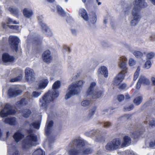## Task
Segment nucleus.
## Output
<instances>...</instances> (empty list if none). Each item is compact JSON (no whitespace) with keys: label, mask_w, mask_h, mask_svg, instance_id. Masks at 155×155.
I'll return each mask as SVG.
<instances>
[{"label":"nucleus","mask_w":155,"mask_h":155,"mask_svg":"<svg viewBox=\"0 0 155 155\" xmlns=\"http://www.w3.org/2000/svg\"><path fill=\"white\" fill-rule=\"evenodd\" d=\"M3 121L5 124H8L11 125H14L16 123V118L15 117L8 118L3 119Z\"/></svg>","instance_id":"nucleus-26"},{"label":"nucleus","mask_w":155,"mask_h":155,"mask_svg":"<svg viewBox=\"0 0 155 155\" xmlns=\"http://www.w3.org/2000/svg\"><path fill=\"white\" fill-rule=\"evenodd\" d=\"M125 74L120 72L114 78V84L116 85H119L124 79Z\"/></svg>","instance_id":"nucleus-15"},{"label":"nucleus","mask_w":155,"mask_h":155,"mask_svg":"<svg viewBox=\"0 0 155 155\" xmlns=\"http://www.w3.org/2000/svg\"><path fill=\"white\" fill-rule=\"evenodd\" d=\"M53 122L52 121H47L46 127L45 129V134L48 137L52 132L51 127L53 126Z\"/></svg>","instance_id":"nucleus-22"},{"label":"nucleus","mask_w":155,"mask_h":155,"mask_svg":"<svg viewBox=\"0 0 155 155\" xmlns=\"http://www.w3.org/2000/svg\"><path fill=\"white\" fill-rule=\"evenodd\" d=\"M97 19V18L96 15L95 13H94L93 14L91 17V23L92 24H95L96 22Z\"/></svg>","instance_id":"nucleus-50"},{"label":"nucleus","mask_w":155,"mask_h":155,"mask_svg":"<svg viewBox=\"0 0 155 155\" xmlns=\"http://www.w3.org/2000/svg\"><path fill=\"white\" fill-rule=\"evenodd\" d=\"M37 18L38 23L41 26V28H42V24L46 25V24L44 22V19L42 15H39L38 16Z\"/></svg>","instance_id":"nucleus-37"},{"label":"nucleus","mask_w":155,"mask_h":155,"mask_svg":"<svg viewBox=\"0 0 155 155\" xmlns=\"http://www.w3.org/2000/svg\"><path fill=\"white\" fill-rule=\"evenodd\" d=\"M8 10L13 15L17 18L21 15L18 8L16 7L11 6L9 8Z\"/></svg>","instance_id":"nucleus-18"},{"label":"nucleus","mask_w":155,"mask_h":155,"mask_svg":"<svg viewBox=\"0 0 155 155\" xmlns=\"http://www.w3.org/2000/svg\"><path fill=\"white\" fill-rule=\"evenodd\" d=\"M96 109V107L94 106L90 110L89 113L87 117V120H89L95 114Z\"/></svg>","instance_id":"nucleus-33"},{"label":"nucleus","mask_w":155,"mask_h":155,"mask_svg":"<svg viewBox=\"0 0 155 155\" xmlns=\"http://www.w3.org/2000/svg\"><path fill=\"white\" fill-rule=\"evenodd\" d=\"M20 40L18 38L15 36H10L9 38V42L12 49L16 52L18 50Z\"/></svg>","instance_id":"nucleus-10"},{"label":"nucleus","mask_w":155,"mask_h":155,"mask_svg":"<svg viewBox=\"0 0 155 155\" xmlns=\"http://www.w3.org/2000/svg\"><path fill=\"white\" fill-rule=\"evenodd\" d=\"M114 109L110 108L109 109H104L102 111V114H110L112 113V111L114 110Z\"/></svg>","instance_id":"nucleus-38"},{"label":"nucleus","mask_w":155,"mask_h":155,"mask_svg":"<svg viewBox=\"0 0 155 155\" xmlns=\"http://www.w3.org/2000/svg\"><path fill=\"white\" fill-rule=\"evenodd\" d=\"M24 137V134L20 129L15 132L13 135V138L16 143H18Z\"/></svg>","instance_id":"nucleus-14"},{"label":"nucleus","mask_w":155,"mask_h":155,"mask_svg":"<svg viewBox=\"0 0 155 155\" xmlns=\"http://www.w3.org/2000/svg\"><path fill=\"white\" fill-rule=\"evenodd\" d=\"M29 126L31 127H33L34 128L38 130L39 129L40 125V121H36L33 122L31 124H29Z\"/></svg>","instance_id":"nucleus-32"},{"label":"nucleus","mask_w":155,"mask_h":155,"mask_svg":"<svg viewBox=\"0 0 155 155\" xmlns=\"http://www.w3.org/2000/svg\"><path fill=\"white\" fill-rule=\"evenodd\" d=\"M22 93L21 90H17L14 87L10 88L8 91V96L10 97L17 96L20 94Z\"/></svg>","instance_id":"nucleus-13"},{"label":"nucleus","mask_w":155,"mask_h":155,"mask_svg":"<svg viewBox=\"0 0 155 155\" xmlns=\"http://www.w3.org/2000/svg\"><path fill=\"white\" fill-rule=\"evenodd\" d=\"M33 42L36 45H39L42 43V40L38 37H36L34 39Z\"/></svg>","instance_id":"nucleus-44"},{"label":"nucleus","mask_w":155,"mask_h":155,"mask_svg":"<svg viewBox=\"0 0 155 155\" xmlns=\"http://www.w3.org/2000/svg\"><path fill=\"white\" fill-rule=\"evenodd\" d=\"M155 54L154 52H151L148 53L146 55L147 58L150 59L152 58L154 56Z\"/></svg>","instance_id":"nucleus-52"},{"label":"nucleus","mask_w":155,"mask_h":155,"mask_svg":"<svg viewBox=\"0 0 155 155\" xmlns=\"http://www.w3.org/2000/svg\"><path fill=\"white\" fill-rule=\"evenodd\" d=\"M128 64L129 66H132L136 64V61L134 59L130 58L129 60Z\"/></svg>","instance_id":"nucleus-53"},{"label":"nucleus","mask_w":155,"mask_h":155,"mask_svg":"<svg viewBox=\"0 0 155 155\" xmlns=\"http://www.w3.org/2000/svg\"><path fill=\"white\" fill-rule=\"evenodd\" d=\"M129 50L131 52L133 53L137 58H141L143 56V54L140 51H133L130 50V48Z\"/></svg>","instance_id":"nucleus-36"},{"label":"nucleus","mask_w":155,"mask_h":155,"mask_svg":"<svg viewBox=\"0 0 155 155\" xmlns=\"http://www.w3.org/2000/svg\"><path fill=\"white\" fill-rule=\"evenodd\" d=\"M41 93L42 91H34L32 93L31 97L33 98H37L41 95Z\"/></svg>","instance_id":"nucleus-42"},{"label":"nucleus","mask_w":155,"mask_h":155,"mask_svg":"<svg viewBox=\"0 0 155 155\" xmlns=\"http://www.w3.org/2000/svg\"><path fill=\"white\" fill-rule=\"evenodd\" d=\"M24 96L25 97L22 98L20 101L17 103V106L19 108L28 104L32 99L30 93L28 92L25 93Z\"/></svg>","instance_id":"nucleus-9"},{"label":"nucleus","mask_w":155,"mask_h":155,"mask_svg":"<svg viewBox=\"0 0 155 155\" xmlns=\"http://www.w3.org/2000/svg\"><path fill=\"white\" fill-rule=\"evenodd\" d=\"M149 147L153 149L155 148V141L154 140H151L149 143Z\"/></svg>","instance_id":"nucleus-54"},{"label":"nucleus","mask_w":155,"mask_h":155,"mask_svg":"<svg viewBox=\"0 0 155 155\" xmlns=\"http://www.w3.org/2000/svg\"><path fill=\"white\" fill-rule=\"evenodd\" d=\"M68 147L71 148L68 151L69 155L88 154L92 152L91 148H86L85 143L83 140L79 139L72 140L69 144Z\"/></svg>","instance_id":"nucleus-2"},{"label":"nucleus","mask_w":155,"mask_h":155,"mask_svg":"<svg viewBox=\"0 0 155 155\" xmlns=\"http://www.w3.org/2000/svg\"><path fill=\"white\" fill-rule=\"evenodd\" d=\"M57 9L58 12L60 15L62 17L65 16L66 13L61 6L59 5L57 6Z\"/></svg>","instance_id":"nucleus-34"},{"label":"nucleus","mask_w":155,"mask_h":155,"mask_svg":"<svg viewBox=\"0 0 155 155\" xmlns=\"http://www.w3.org/2000/svg\"><path fill=\"white\" fill-rule=\"evenodd\" d=\"M79 14L84 20L87 21L88 20V16L86 10L84 8H81L79 11Z\"/></svg>","instance_id":"nucleus-24"},{"label":"nucleus","mask_w":155,"mask_h":155,"mask_svg":"<svg viewBox=\"0 0 155 155\" xmlns=\"http://www.w3.org/2000/svg\"><path fill=\"white\" fill-rule=\"evenodd\" d=\"M131 8L130 5H126L124 8L123 11L125 14H127L129 12Z\"/></svg>","instance_id":"nucleus-51"},{"label":"nucleus","mask_w":155,"mask_h":155,"mask_svg":"<svg viewBox=\"0 0 155 155\" xmlns=\"http://www.w3.org/2000/svg\"><path fill=\"white\" fill-rule=\"evenodd\" d=\"M127 58L124 56L120 57L118 61V66L122 71L120 72L126 74L127 73L126 61Z\"/></svg>","instance_id":"nucleus-11"},{"label":"nucleus","mask_w":155,"mask_h":155,"mask_svg":"<svg viewBox=\"0 0 155 155\" xmlns=\"http://www.w3.org/2000/svg\"><path fill=\"white\" fill-rule=\"evenodd\" d=\"M111 125V124L109 122H106L104 124V127L106 128L109 127Z\"/></svg>","instance_id":"nucleus-61"},{"label":"nucleus","mask_w":155,"mask_h":155,"mask_svg":"<svg viewBox=\"0 0 155 155\" xmlns=\"http://www.w3.org/2000/svg\"><path fill=\"white\" fill-rule=\"evenodd\" d=\"M99 74H101L103 75L104 76L107 78L108 76V72L107 68L104 66H101L99 68L97 71Z\"/></svg>","instance_id":"nucleus-25"},{"label":"nucleus","mask_w":155,"mask_h":155,"mask_svg":"<svg viewBox=\"0 0 155 155\" xmlns=\"http://www.w3.org/2000/svg\"><path fill=\"white\" fill-rule=\"evenodd\" d=\"M27 132L29 134L27 136L26 139L22 142V148L24 150H27L31 146H35L38 144L37 136L33 134V130L30 129L27 130Z\"/></svg>","instance_id":"nucleus-5"},{"label":"nucleus","mask_w":155,"mask_h":155,"mask_svg":"<svg viewBox=\"0 0 155 155\" xmlns=\"http://www.w3.org/2000/svg\"><path fill=\"white\" fill-rule=\"evenodd\" d=\"M85 134L86 136L89 137L95 136V138L94 140L95 141L101 142L104 140V138L101 136L100 131L98 129L91 130L86 133Z\"/></svg>","instance_id":"nucleus-8"},{"label":"nucleus","mask_w":155,"mask_h":155,"mask_svg":"<svg viewBox=\"0 0 155 155\" xmlns=\"http://www.w3.org/2000/svg\"><path fill=\"white\" fill-rule=\"evenodd\" d=\"M140 81L142 84L144 85H148L150 82L149 79L144 76H140L139 78Z\"/></svg>","instance_id":"nucleus-31"},{"label":"nucleus","mask_w":155,"mask_h":155,"mask_svg":"<svg viewBox=\"0 0 155 155\" xmlns=\"http://www.w3.org/2000/svg\"><path fill=\"white\" fill-rule=\"evenodd\" d=\"M43 60L47 63H50L52 60V57L51 55V52L49 50L45 51L42 55Z\"/></svg>","instance_id":"nucleus-17"},{"label":"nucleus","mask_w":155,"mask_h":155,"mask_svg":"<svg viewBox=\"0 0 155 155\" xmlns=\"http://www.w3.org/2000/svg\"><path fill=\"white\" fill-rule=\"evenodd\" d=\"M33 155H45V152L42 149H38L33 152Z\"/></svg>","instance_id":"nucleus-41"},{"label":"nucleus","mask_w":155,"mask_h":155,"mask_svg":"<svg viewBox=\"0 0 155 155\" xmlns=\"http://www.w3.org/2000/svg\"><path fill=\"white\" fill-rule=\"evenodd\" d=\"M49 81L47 79H43L40 80L38 84V89H44L47 86Z\"/></svg>","instance_id":"nucleus-21"},{"label":"nucleus","mask_w":155,"mask_h":155,"mask_svg":"<svg viewBox=\"0 0 155 155\" xmlns=\"http://www.w3.org/2000/svg\"><path fill=\"white\" fill-rule=\"evenodd\" d=\"M2 58L3 61L6 64L8 63L12 62L14 59V58L13 56H11L6 53L3 54Z\"/></svg>","instance_id":"nucleus-16"},{"label":"nucleus","mask_w":155,"mask_h":155,"mask_svg":"<svg viewBox=\"0 0 155 155\" xmlns=\"http://www.w3.org/2000/svg\"><path fill=\"white\" fill-rule=\"evenodd\" d=\"M152 65L151 61L150 60L147 61L144 64V67L147 69H149Z\"/></svg>","instance_id":"nucleus-48"},{"label":"nucleus","mask_w":155,"mask_h":155,"mask_svg":"<svg viewBox=\"0 0 155 155\" xmlns=\"http://www.w3.org/2000/svg\"><path fill=\"white\" fill-rule=\"evenodd\" d=\"M90 101L87 100H84L81 103V105L84 107L88 106L90 104Z\"/></svg>","instance_id":"nucleus-49"},{"label":"nucleus","mask_w":155,"mask_h":155,"mask_svg":"<svg viewBox=\"0 0 155 155\" xmlns=\"http://www.w3.org/2000/svg\"><path fill=\"white\" fill-rule=\"evenodd\" d=\"M134 6L132 11L133 19L130 22L132 26L136 25L141 18L140 13V9L146 7L147 4L145 2V0H135L133 3Z\"/></svg>","instance_id":"nucleus-3"},{"label":"nucleus","mask_w":155,"mask_h":155,"mask_svg":"<svg viewBox=\"0 0 155 155\" xmlns=\"http://www.w3.org/2000/svg\"><path fill=\"white\" fill-rule=\"evenodd\" d=\"M15 111L12 109V106L7 104L5 105L4 108L0 111V115L1 117H4L9 115L15 114Z\"/></svg>","instance_id":"nucleus-7"},{"label":"nucleus","mask_w":155,"mask_h":155,"mask_svg":"<svg viewBox=\"0 0 155 155\" xmlns=\"http://www.w3.org/2000/svg\"><path fill=\"white\" fill-rule=\"evenodd\" d=\"M23 116L26 118H28L31 113V110L29 109H25L22 112Z\"/></svg>","instance_id":"nucleus-35"},{"label":"nucleus","mask_w":155,"mask_h":155,"mask_svg":"<svg viewBox=\"0 0 155 155\" xmlns=\"http://www.w3.org/2000/svg\"><path fill=\"white\" fill-rule=\"evenodd\" d=\"M62 51L64 53L68 54L70 52V50L68 47L67 46H64Z\"/></svg>","instance_id":"nucleus-55"},{"label":"nucleus","mask_w":155,"mask_h":155,"mask_svg":"<svg viewBox=\"0 0 155 155\" xmlns=\"http://www.w3.org/2000/svg\"><path fill=\"white\" fill-rule=\"evenodd\" d=\"M41 28L43 32L48 36H51L52 35V34L50 29L46 25L42 24Z\"/></svg>","instance_id":"nucleus-27"},{"label":"nucleus","mask_w":155,"mask_h":155,"mask_svg":"<svg viewBox=\"0 0 155 155\" xmlns=\"http://www.w3.org/2000/svg\"><path fill=\"white\" fill-rule=\"evenodd\" d=\"M126 155H136L134 152L131 150H127L125 151Z\"/></svg>","instance_id":"nucleus-56"},{"label":"nucleus","mask_w":155,"mask_h":155,"mask_svg":"<svg viewBox=\"0 0 155 155\" xmlns=\"http://www.w3.org/2000/svg\"><path fill=\"white\" fill-rule=\"evenodd\" d=\"M141 134L140 132L137 130L135 132H132V133L131 136L133 137L134 139H136L138 138L139 136Z\"/></svg>","instance_id":"nucleus-47"},{"label":"nucleus","mask_w":155,"mask_h":155,"mask_svg":"<svg viewBox=\"0 0 155 155\" xmlns=\"http://www.w3.org/2000/svg\"><path fill=\"white\" fill-rule=\"evenodd\" d=\"M2 27L4 28H6L7 27H8L10 28L17 30H18L19 28L18 25H8L5 23H2Z\"/></svg>","instance_id":"nucleus-39"},{"label":"nucleus","mask_w":155,"mask_h":155,"mask_svg":"<svg viewBox=\"0 0 155 155\" xmlns=\"http://www.w3.org/2000/svg\"><path fill=\"white\" fill-rule=\"evenodd\" d=\"M25 79L28 82H30L35 80V74L33 69L27 68L25 71Z\"/></svg>","instance_id":"nucleus-12"},{"label":"nucleus","mask_w":155,"mask_h":155,"mask_svg":"<svg viewBox=\"0 0 155 155\" xmlns=\"http://www.w3.org/2000/svg\"><path fill=\"white\" fill-rule=\"evenodd\" d=\"M121 148H122L121 141L119 138L113 140L109 142L105 146L106 149L108 150H114Z\"/></svg>","instance_id":"nucleus-6"},{"label":"nucleus","mask_w":155,"mask_h":155,"mask_svg":"<svg viewBox=\"0 0 155 155\" xmlns=\"http://www.w3.org/2000/svg\"><path fill=\"white\" fill-rule=\"evenodd\" d=\"M146 121H144V123L147 124L148 121H149V126L150 127H152L155 126V120L153 118H150V116H148L146 117Z\"/></svg>","instance_id":"nucleus-30"},{"label":"nucleus","mask_w":155,"mask_h":155,"mask_svg":"<svg viewBox=\"0 0 155 155\" xmlns=\"http://www.w3.org/2000/svg\"><path fill=\"white\" fill-rule=\"evenodd\" d=\"M141 83L140 82V81H139V80L137 82V85H136V88L137 89H139L141 86Z\"/></svg>","instance_id":"nucleus-63"},{"label":"nucleus","mask_w":155,"mask_h":155,"mask_svg":"<svg viewBox=\"0 0 155 155\" xmlns=\"http://www.w3.org/2000/svg\"><path fill=\"white\" fill-rule=\"evenodd\" d=\"M96 85V83L94 82H92L91 83L87 91L86 94L88 96L92 94L93 91H95L94 87Z\"/></svg>","instance_id":"nucleus-28"},{"label":"nucleus","mask_w":155,"mask_h":155,"mask_svg":"<svg viewBox=\"0 0 155 155\" xmlns=\"http://www.w3.org/2000/svg\"><path fill=\"white\" fill-rule=\"evenodd\" d=\"M134 108V105L133 104H131L130 105L129 107L125 106L124 107V109L126 111H130Z\"/></svg>","instance_id":"nucleus-57"},{"label":"nucleus","mask_w":155,"mask_h":155,"mask_svg":"<svg viewBox=\"0 0 155 155\" xmlns=\"http://www.w3.org/2000/svg\"><path fill=\"white\" fill-rule=\"evenodd\" d=\"M140 68L139 67H138L136 71L135 72L134 75V80L136 81L137 78L140 73Z\"/></svg>","instance_id":"nucleus-45"},{"label":"nucleus","mask_w":155,"mask_h":155,"mask_svg":"<svg viewBox=\"0 0 155 155\" xmlns=\"http://www.w3.org/2000/svg\"><path fill=\"white\" fill-rule=\"evenodd\" d=\"M126 84L125 83H123L120 85L119 86V88L120 89H124L126 87Z\"/></svg>","instance_id":"nucleus-60"},{"label":"nucleus","mask_w":155,"mask_h":155,"mask_svg":"<svg viewBox=\"0 0 155 155\" xmlns=\"http://www.w3.org/2000/svg\"><path fill=\"white\" fill-rule=\"evenodd\" d=\"M60 86L61 82L60 81H55L52 85V90L48 91L40 99V105L42 108L47 110L49 105V103L58 97L59 92L57 89L59 88Z\"/></svg>","instance_id":"nucleus-1"},{"label":"nucleus","mask_w":155,"mask_h":155,"mask_svg":"<svg viewBox=\"0 0 155 155\" xmlns=\"http://www.w3.org/2000/svg\"><path fill=\"white\" fill-rule=\"evenodd\" d=\"M8 155H20L18 151L15 146L9 145L8 147Z\"/></svg>","instance_id":"nucleus-20"},{"label":"nucleus","mask_w":155,"mask_h":155,"mask_svg":"<svg viewBox=\"0 0 155 155\" xmlns=\"http://www.w3.org/2000/svg\"><path fill=\"white\" fill-rule=\"evenodd\" d=\"M104 91L103 89H97L95 90L90 96L93 99H97L100 97L103 94Z\"/></svg>","instance_id":"nucleus-19"},{"label":"nucleus","mask_w":155,"mask_h":155,"mask_svg":"<svg viewBox=\"0 0 155 155\" xmlns=\"http://www.w3.org/2000/svg\"><path fill=\"white\" fill-rule=\"evenodd\" d=\"M151 80L152 83V84L153 85H155V77H152Z\"/></svg>","instance_id":"nucleus-64"},{"label":"nucleus","mask_w":155,"mask_h":155,"mask_svg":"<svg viewBox=\"0 0 155 155\" xmlns=\"http://www.w3.org/2000/svg\"><path fill=\"white\" fill-rule=\"evenodd\" d=\"M23 13L25 17L28 18L31 17L33 15V12L31 9L25 8L23 10Z\"/></svg>","instance_id":"nucleus-23"},{"label":"nucleus","mask_w":155,"mask_h":155,"mask_svg":"<svg viewBox=\"0 0 155 155\" xmlns=\"http://www.w3.org/2000/svg\"><path fill=\"white\" fill-rule=\"evenodd\" d=\"M150 40L152 41H153L155 40V34H152L150 36Z\"/></svg>","instance_id":"nucleus-62"},{"label":"nucleus","mask_w":155,"mask_h":155,"mask_svg":"<svg viewBox=\"0 0 155 155\" xmlns=\"http://www.w3.org/2000/svg\"><path fill=\"white\" fill-rule=\"evenodd\" d=\"M124 141L122 144H121L122 147H126L129 146L131 143L130 138L128 136H125L123 138Z\"/></svg>","instance_id":"nucleus-29"},{"label":"nucleus","mask_w":155,"mask_h":155,"mask_svg":"<svg viewBox=\"0 0 155 155\" xmlns=\"http://www.w3.org/2000/svg\"><path fill=\"white\" fill-rule=\"evenodd\" d=\"M142 97L139 96L136 97L133 101L134 103L136 105H139L142 102Z\"/></svg>","instance_id":"nucleus-40"},{"label":"nucleus","mask_w":155,"mask_h":155,"mask_svg":"<svg viewBox=\"0 0 155 155\" xmlns=\"http://www.w3.org/2000/svg\"><path fill=\"white\" fill-rule=\"evenodd\" d=\"M7 23L8 24H18L19 23V22L18 21H17L15 20H14L13 19L9 18H7Z\"/></svg>","instance_id":"nucleus-43"},{"label":"nucleus","mask_w":155,"mask_h":155,"mask_svg":"<svg viewBox=\"0 0 155 155\" xmlns=\"http://www.w3.org/2000/svg\"><path fill=\"white\" fill-rule=\"evenodd\" d=\"M22 78V76L21 75L15 78H12L10 80V82H17L20 81Z\"/></svg>","instance_id":"nucleus-46"},{"label":"nucleus","mask_w":155,"mask_h":155,"mask_svg":"<svg viewBox=\"0 0 155 155\" xmlns=\"http://www.w3.org/2000/svg\"><path fill=\"white\" fill-rule=\"evenodd\" d=\"M84 83L83 80H80L78 82H74L71 84L68 87V91L66 93L65 98L67 100L72 96L76 95L79 93Z\"/></svg>","instance_id":"nucleus-4"},{"label":"nucleus","mask_w":155,"mask_h":155,"mask_svg":"<svg viewBox=\"0 0 155 155\" xmlns=\"http://www.w3.org/2000/svg\"><path fill=\"white\" fill-rule=\"evenodd\" d=\"M124 98V97L123 95H120L118 96L117 99L119 101H121Z\"/></svg>","instance_id":"nucleus-59"},{"label":"nucleus","mask_w":155,"mask_h":155,"mask_svg":"<svg viewBox=\"0 0 155 155\" xmlns=\"http://www.w3.org/2000/svg\"><path fill=\"white\" fill-rule=\"evenodd\" d=\"M61 70H58L56 68L53 71L52 73V74H58L59 73H61Z\"/></svg>","instance_id":"nucleus-58"}]
</instances>
